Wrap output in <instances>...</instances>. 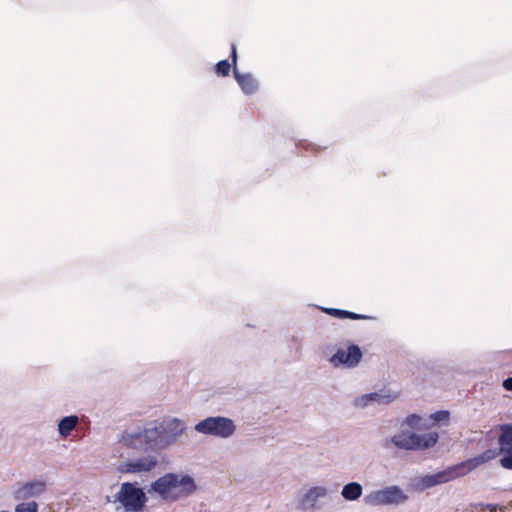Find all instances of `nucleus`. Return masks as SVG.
Returning <instances> with one entry per match:
<instances>
[{"label":"nucleus","instance_id":"f257e3e1","mask_svg":"<svg viewBox=\"0 0 512 512\" xmlns=\"http://www.w3.org/2000/svg\"><path fill=\"white\" fill-rule=\"evenodd\" d=\"M197 489L194 479L189 475L167 473L151 484V490L163 500L175 502L193 494Z\"/></svg>","mask_w":512,"mask_h":512},{"label":"nucleus","instance_id":"f03ea898","mask_svg":"<svg viewBox=\"0 0 512 512\" xmlns=\"http://www.w3.org/2000/svg\"><path fill=\"white\" fill-rule=\"evenodd\" d=\"M174 437L160 425L159 427H146L135 433L124 432L121 442L129 448L147 450L164 448L174 440Z\"/></svg>","mask_w":512,"mask_h":512},{"label":"nucleus","instance_id":"7ed1b4c3","mask_svg":"<svg viewBox=\"0 0 512 512\" xmlns=\"http://www.w3.org/2000/svg\"><path fill=\"white\" fill-rule=\"evenodd\" d=\"M499 430L498 448L487 449L483 453L472 458L476 468L499 457L502 468L512 470V424H501Z\"/></svg>","mask_w":512,"mask_h":512},{"label":"nucleus","instance_id":"20e7f679","mask_svg":"<svg viewBox=\"0 0 512 512\" xmlns=\"http://www.w3.org/2000/svg\"><path fill=\"white\" fill-rule=\"evenodd\" d=\"M116 501L121 503L126 512H140L147 502V497L136 483L124 482L116 494Z\"/></svg>","mask_w":512,"mask_h":512},{"label":"nucleus","instance_id":"39448f33","mask_svg":"<svg viewBox=\"0 0 512 512\" xmlns=\"http://www.w3.org/2000/svg\"><path fill=\"white\" fill-rule=\"evenodd\" d=\"M438 438L439 435L437 432H429L423 435L402 432L394 435L391 441L398 448L415 450L433 447L437 443Z\"/></svg>","mask_w":512,"mask_h":512},{"label":"nucleus","instance_id":"423d86ee","mask_svg":"<svg viewBox=\"0 0 512 512\" xmlns=\"http://www.w3.org/2000/svg\"><path fill=\"white\" fill-rule=\"evenodd\" d=\"M474 469H476V466L471 458L459 464L450 466L436 474L423 477L422 484L425 487H432L438 484H443L456 478L462 477Z\"/></svg>","mask_w":512,"mask_h":512},{"label":"nucleus","instance_id":"0eeeda50","mask_svg":"<svg viewBox=\"0 0 512 512\" xmlns=\"http://www.w3.org/2000/svg\"><path fill=\"white\" fill-rule=\"evenodd\" d=\"M234 422L226 417H207L198 422L195 430L199 433L220 438H228L235 432Z\"/></svg>","mask_w":512,"mask_h":512},{"label":"nucleus","instance_id":"6e6552de","mask_svg":"<svg viewBox=\"0 0 512 512\" xmlns=\"http://www.w3.org/2000/svg\"><path fill=\"white\" fill-rule=\"evenodd\" d=\"M407 496L397 486L386 487L367 496L366 501L372 505L399 504L404 502Z\"/></svg>","mask_w":512,"mask_h":512},{"label":"nucleus","instance_id":"1a4fd4ad","mask_svg":"<svg viewBox=\"0 0 512 512\" xmlns=\"http://www.w3.org/2000/svg\"><path fill=\"white\" fill-rule=\"evenodd\" d=\"M231 59L233 62L235 80L237 81L243 93L246 95H252L256 93L259 88V84L256 78L250 73H240L237 70V51L235 44L231 45Z\"/></svg>","mask_w":512,"mask_h":512},{"label":"nucleus","instance_id":"9d476101","mask_svg":"<svg viewBox=\"0 0 512 512\" xmlns=\"http://www.w3.org/2000/svg\"><path fill=\"white\" fill-rule=\"evenodd\" d=\"M158 460L154 456H146L139 459L127 461L121 465L120 471L123 473L149 472L156 467Z\"/></svg>","mask_w":512,"mask_h":512},{"label":"nucleus","instance_id":"9b49d317","mask_svg":"<svg viewBox=\"0 0 512 512\" xmlns=\"http://www.w3.org/2000/svg\"><path fill=\"white\" fill-rule=\"evenodd\" d=\"M362 358V352L357 345H350L345 350H338L331 358L335 365L345 364L349 367L356 366Z\"/></svg>","mask_w":512,"mask_h":512},{"label":"nucleus","instance_id":"f8f14e48","mask_svg":"<svg viewBox=\"0 0 512 512\" xmlns=\"http://www.w3.org/2000/svg\"><path fill=\"white\" fill-rule=\"evenodd\" d=\"M45 487L46 483L40 480L24 483L14 491V499L24 501L36 497L44 492Z\"/></svg>","mask_w":512,"mask_h":512},{"label":"nucleus","instance_id":"ddd939ff","mask_svg":"<svg viewBox=\"0 0 512 512\" xmlns=\"http://www.w3.org/2000/svg\"><path fill=\"white\" fill-rule=\"evenodd\" d=\"M325 312L330 316L340 318V319L349 318L352 320H365V319L370 318L369 316H366L363 314H357L354 312H350V311L342 310V309H336V308H326Z\"/></svg>","mask_w":512,"mask_h":512},{"label":"nucleus","instance_id":"4468645a","mask_svg":"<svg viewBox=\"0 0 512 512\" xmlns=\"http://www.w3.org/2000/svg\"><path fill=\"white\" fill-rule=\"evenodd\" d=\"M78 424V417L77 416H67L61 419V421L58 424V431L59 434L62 437H67L70 435V433L75 429L76 425Z\"/></svg>","mask_w":512,"mask_h":512},{"label":"nucleus","instance_id":"2eb2a0df","mask_svg":"<svg viewBox=\"0 0 512 512\" xmlns=\"http://www.w3.org/2000/svg\"><path fill=\"white\" fill-rule=\"evenodd\" d=\"M341 494L346 500H356L362 494V486L357 482L348 483L343 487Z\"/></svg>","mask_w":512,"mask_h":512},{"label":"nucleus","instance_id":"dca6fc26","mask_svg":"<svg viewBox=\"0 0 512 512\" xmlns=\"http://www.w3.org/2000/svg\"><path fill=\"white\" fill-rule=\"evenodd\" d=\"M397 394H382V393H370L361 398V401L363 402V405H366L370 401H378L382 403H390L394 399L397 398Z\"/></svg>","mask_w":512,"mask_h":512},{"label":"nucleus","instance_id":"f3484780","mask_svg":"<svg viewBox=\"0 0 512 512\" xmlns=\"http://www.w3.org/2000/svg\"><path fill=\"white\" fill-rule=\"evenodd\" d=\"M231 67H233V62L230 64L228 60H221L215 65V73L218 76L226 77L230 74Z\"/></svg>","mask_w":512,"mask_h":512},{"label":"nucleus","instance_id":"a211bd4d","mask_svg":"<svg viewBox=\"0 0 512 512\" xmlns=\"http://www.w3.org/2000/svg\"><path fill=\"white\" fill-rule=\"evenodd\" d=\"M15 512H38V504L35 501L22 502L16 505Z\"/></svg>","mask_w":512,"mask_h":512},{"label":"nucleus","instance_id":"6ab92c4d","mask_svg":"<svg viewBox=\"0 0 512 512\" xmlns=\"http://www.w3.org/2000/svg\"><path fill=\"white\" fill-rule=\"evenodd\" d=\"M431 418L436 422L448 421L449 412L445 410L437 411L431 415Z\"/></svg>","mask_w":512,"mask_h":512},{"label":"nucleus","instance_id":"aec40b11","mask_svg":"<svg viewBox=\"0 0 512 512\" xmlns=\"http://www.w3.org/2000/svg\"><path fill=\"white\" fill-rule=\"evenodd\" d=\"M420 421V417L415 415V414H412V415H409L407 418H406V423L411 426V427H417L418 423Z\"/></svg>","mask_w":512,"mask_h":512},{"label":"nucleus","instance_id":"412c9836","mask_svg":"<svg viewBox=\"0 0 512 512\" xmlns=\"http://www.w3.org/2000/svg\"><path fill=\"white\" fill-rule=\"evenodd\" d=\"M502 385L507 391H512V377L505 379Z\"/></svg>","mask_w":512,"mask_h":512},{"label":"nucleus","instance_id":"4be33fe9","mask_svg":"<svg viewBox=\"0 0 512 512\" xmlns=\"http://www.w3.org/2000/svg\"><path fill=\"white\" fill-rule=\"evenodd\" d=\"M175 422H176V425H177V426H180V425H181V422H180V421L175 420Z\"/></svg>","mask_w":512,"mask_h":512}]
</instances>
